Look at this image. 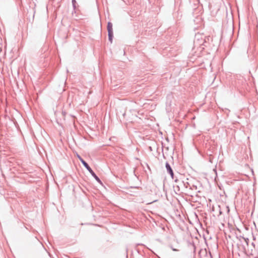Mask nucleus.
I'll return each instance as SVG.
<instances>
[{
	"mask_svg": "<svg viewBox=\"0 0 258 258\" xmlns=\"http://www.w3.org/2000/svg\"><path fill=\"white\" fill-rule=\"evenodd\" d=\"M166 167L167 168L168 172L169 173L172 178L173 179V176H174V173H173V172L170 166L169 165V164L168 163H166Z\"/></svg>",
	"mask_w": 258,
	"mask_h": 258,
	"instance_id": "f257e3e1",
	"label": "nucleus"
},
{
	"mask_svg": "<svg viewBox=\"0 0 258 258\" xmlns=\"http://www.w3.org/2000/svg\"><path fill=\"white\" fill-rule=\"evenodd\" d=\"M107 31L108 33H113L112 24L110 22L107 24Z\"/></svg>",
	"mask_w": 258,
	"mask_h": 258,
	"instance_id": "f03ea898",
	"label": "nucleus"
},
{
	"mask_svg": "<svg viewBox=\"0 0 258 258\" xmlns=\"http://www.w3.org/2000/svg\"><path fill=\"white\" fill-rule=\"evenodd\" d=\"M80 161L82 163V164L84 165V166L87 168V169L88 171L91 169L89 167L88 164L83 159H82Z\"/></svg>",
	"mask_w": 258,
	"mask_h": 258,
	"instance_id": "7ed1b4c3",
	"label": "nucleus"
},
{
	"mask_svg": "<svg viewBox=\"0 0 258 258\" xmlns=\"http://www.w3.org/2000/svg\"><path fill=\"white\" fill-rule=\"evenodd\" d=\"M80 161L82 163V164L84 165V166L87 168V169L88 171L91 169L89 167L88 164L83 159H82Z\"/></svg>",
	"mask_w": 258,
	"mask_h": 258,
	"instance_id": "20e7f679",
	"label": "nucleus"
},
{
	"mask_svg": "<svg viewBox=\"0 0 258 258\" xmlns=\"http://www.w3.org/2000/svg\"><path fill=\"white\" fill-rule=\"evenodd\" d=\"M80 161L82 163V164L84 165V166L87 168V169L88 171L91 169L89 167L88 164L83 159H82Z\"/></svg>",
	"mask_w": 258,
	"mask_h": 258,
	"instance_id": "39448f33",
	"label": "nucleus"
},
{
	"mask_svg": "<svg viewBox=\"0 0 258 258\" xmlns=\"http://www.w3.org/2000/svg\"><path fill=\"white\" fill-rule=\"evenodd\" d=\"M80 161L82 163V164L84 165V166L87 168V169L88 171L91 169L89 167L88 164L83 159H82Z\"/></svg>",
	"mask_w": 258,
	"mask_h": 258,
	"instance_id": "423d86ee",
	"label": "nucleus"
},
{
	"mask_svg": "<svg viewBox=\"0 0 258 258\" xmlns=\"http://www.w3.org/2000/svg\"><path fill=\"white\" fill-rule=\"evenodd\" d=\"M109 39L111 42L112 41L113 33H108Z\"/></svg>",
	"mask_w": 258,
	"mask_h": 258,
	"instance_id": "0eeeda50",
	"label": "nucleus"
},
{
	"mask_svg": "<svg viewBox=\"0 0 258 258\" xmlns=\"http://www.w3.org/2000/svg\"><path fill=\"white\" fill-rule=\"evenodd\" d=\"M89 172L92 174V175L95 177L96 176H97L95 173L94 172V171L91 169L89 170Z\"/></svg>",
	"mask_w": 258,
	"mask_h": 258,
	"instance_id": "6e6552de",
	"label": "nucleus"
},
{
	"mask_svg": "<svg viewBox=\"0 0 258 258\" xmlns=\"http://www.w3.org/2000/svg\"><path fill=\"white\" fill-rule=\"evenodd\" d=\"M95 179L99 182H101V180H100V179L97 176H96L95 177Z\"/></svg>",
	"mask_w": 258,
	"mask_h": 258,
	"instance_id": "1a4fd4ad",
	"label": "nucleus"
},
{
	"mask_svg": "<svg viewBox=\"0 0 258 258\" xmlns=\"http://www.w3.org/2000/svg\"><path fill=\"white\" fill-rule=\"evenodd\" d=\"M77 156L80 161L83 159L79 155L77 154Z\"/></svg>",
	"mask_w": 258,
	"mask_h": 258,
	"instance_id": "9d476101",
	"label": "nucleus"
},
{
	"mask_svg": "<svg viewBox=\"0 0 258 258\" xmlns=\"http://www.w3.org/2000/svg\"><path fill=\"white\" fill-rule=\"evenodd\" d=\"M172 249L173 251H177V250L176 249L173 248Z\"/></svg>",
	"mask_w": 258,
	"mask_h": 258,
	"instance_id": "9b49d317",
	"label": "nucleus"
},
{
	"mask_svg": "<svg viewBox=\"0 0 258 258\" xmlns=\"http://www.w3.org/2000/svg\"><path fill=\"white\" fill-rule=\"evenodd\" d=\"M73 2H76L75 0H73Z\"/></svg>",
	"mask_w": 258,
	"mask_h": 258,
	"instance_id": "f8f14e48",
	"label": "nucleus"
}]
</instances>
